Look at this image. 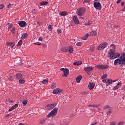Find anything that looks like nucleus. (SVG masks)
<instances>
[{"instance_id": "1", "label": "nucleus", "mask_w": 125, "mask_h": 125, "mask_svg": "<svg viewBox=\"0 0 125 125\" xmlns=\"http://www.w3.org/2000/svg\"><path fill=\"white\" fill-rule=\"evenodd\" d=\"M86 11V9L84 7H80L77 10V14L79 16H83Z\"/></svg>"}, {"instance_id": "2", "label": "nucleus", "mask_w": 125, "mask_h": 125, "mask_svg": "<svg viewBox=\"0 0 125 125\" xmlns=\"http://www.w3.org/2000/svg\"><path fill=\"white\" fill-rule=\"evenodd\" d=\"M58 111V108L55 107L50 113H48V115H47V118H50V117L56 116V115L57 114Z\"/></svg>"}, {"instance_id": "3", "label": "nucleus", "mask_w": 125, "mask_h": 125, "mask_svg": "<svg viewBox=\"0 0 125 125\" xmlns=\"http://www.w3.org/2000/svg\"><path fill=\"white\" fill-rule=\"evenodd\" d=\"M94 7L96 8V9H98L99 10H101L102 8V6H101V3L99 2L98 1H95L93 3Z\"/></svg>"}, {"instance_id": "4", "label": "nucleus", "mask_w": 125, "mask_h": 125, "mask_svg": "<svg viewBox=\"0 0 125 125\" xmlns=\"http://www.w3.org/2000/svg\"><path fill=\"white\" fill-rule=\"evenodd\" d=\"M108 45V43L107 42H104L101 43L99 46L98 47V50H102L103 49H104L107 47Z\"/></svg>"}, {"instance_id": "5", "label": "nucleus", "mask_w": 125, "mask_h": 125, "mask_svg": "<svg viewBox=\"0 0 125 125\" xmlns=\"http://www.w3.org/2000/svg\"><path fill=\"white\" fill-rule=\"evenodd\" d=\"M60 70L63 72L62 77H65V78L68 77V75H69V69L68 68H62Z\"/></svg>"}, {"instance_id": "6", "label": "nucleus", "mask_w": 125, "mask_h": 125, "mask_svg": "<svg viewBox=\"0 0 125 125\" xmlns=\"http://www.w3.org/2000/svg\"><path fill=\"white\" fill-rule=\"evenodd\" d=\"M108 56L110 59H114V56L115 55V50L111 49L108 52Z\"/></svg>"}, {"instance_id": "7", "label": "nucleus", "mask_w": 125, "mask_h": 125, "mask_svg": "<svg viewBox=\"0 0 125 125\" xmlns=\"http://www.w3.org/2000/svg\"><path fill=\"white\" fill-rule=\"evenodd\" d=\"M95 67V68H97V69H99L100 70H105L108 68L107 65H101V64L97 65Z\"/></svg>"}, {"instance_id": "8", "label": "nucleus", "mask_w": 125, "mask_h": 125, "mask_svg": "<svg viewBox=\"0 0 125 125\" xmlns=\"http://www.w3.org/2000/svg\"><path fill=\"white\" fill-rule=\"evenodd\" d=\"M56 104H49L45 106V109L47 110H52L53 108L56 106Z\"/></svg>"}, {"instance_id": "9", "label": "nucleus", "mask_w": 125, "mask_h": 125, "mask_svg": "<svg viewBox=\"0 0 125 125\" xmlns=\"http://www.w3.org/2000/svg\"><path fill=\"white\" fill-rule=\"evenodd\" d=\"M18 24H19L20 27H21V28H24V27L27 26V23L24 21H19Z\"/></svg>"}, {"instance_id": "10", "label": "nucleus", "mask_w": 125, "mask_h": 125, "mask_svg": "<svg viewBox=\"0 0 125 125\" xmlns=\"http://www.w3.org/2000/svg\"><path fill=\"white\" fill-rule=\"evenodd\" d=\"M93 69H94V67L89 66V67H85L84 68V70L87 74V73H89V72H91V71H92V70H93Z\"/></svg>"}, {"instance_id": "11", "label": "nucleus", "mask_w": 125, "mask_h": 125, "mask_svg": "<svg viewBox=\"0 0 125 125\" xmlns=\"http://www.w3.org/2000/svg\"><path fill=\"white\" fill-rule=\"evenodd\" d=\"M62 92V89L57 88L53 91V94H59Z\"/></svg>"}, {"instance_id": "12", "label": "nucleus", "mask_w": 125, "mask_h": 125, "mask_svg": "<svg viewBox=\"0 0 125 125\" xmlns=\"http://www.w3.org/2000/svg\"><path fill=\"white\" fill-rule=\"evenodd\" d=\"M73 20L75 24H79L80 23V21H79V19H78V17H77V16H73Z\"/></svg>"}, {"instance_id": "13", "label": "nucleus", "mask_w": 125, "mask_h": 125, "mask_svg": "<svg viewBox=\"0 0 125 125\" xmlns=\"http://www.w3.org/2000/svg\"><path fill=\"white\" fill-rule=\"evenodd\" d=\"M120 62H121V58L117 59L114 61V65H115V66H117L118 64L120 65Z\"/></svg>"}, {"instance_id": "14", "label": "nucleus", "mask_w": 125, "mask_h": 125, "mask_svg": "<svg viewBox=\"0 0 125 125\" xmlns=\"http://www.w3.org/2000/svg\"><path fill=\"white\" fill-rule=\"evenodd\" d=\"M82 79H83V76H82L81 75H79V76H78L76 78V82L77 83H80Z\"/></svg>"}, {"instance_id": "15", "label": "nucleus", "mask_w": 125, "mask_h": 125, "mask_svg": "<svg viewBox=\"0 0 125 125\" xmlns=\"http://www.w3.org/2000/svg\"><path fill=\"white\" fill-rule=\"evenodd\" d=\"M113 83V80L111 79H108L106 82V86H109L110 84Z\"/></svg>"}, {"instance_id": "16", "label": "nucleus", "mask_w": 125, "mask_h": 125, "mask_svg": "<svg viewBox=\"0 0 125 125\" xmlns=\"http://www.w3.org/2000/svg\"><path fill=\"white\" fill-rule=\"evenodd\" d=\"M94 86H95L94 84L90 83H89L88 87L90 90L93 89V88H94Z\"/></svg>"}, {"instance_id": "17", "label": "nucleus", "mask_w": 125, "mask_h": 125, "mask_svg": "<svg viewBox=\"0 0 125 125\" xmlns=\"http://www.w3.org/2000/svg\"><path fill=\"white\" fill-rule=\"evenodd\" d=\"M22 77H23V76L22 75V74H21L20 73H17L16 75V79H18L19 80H20V79H21L22 78Z\"/></svg>"}, {"instance_id": "18", "label": "nucleus", "mask_w": 125, "mask_h": 125, "mask_svg": "<svg viewBox=\"0 0 125 125\" xmlns=\"http://www.w3.org/2000/svg\"><path fill=\"white\" fill-rule=\"evenodd\" d=\"M68 15V13L67 11H62L60 13V15H61V16H66Z\"/></svg>"}, {"instance_id": "19", "label": "nucleus", "mask_w": 125, "mask_h": 125, "mask_svg": "<svg viewBox=\"0 0 125 125\" xmlns=\"http://www.w3.org/2000/svg\"><path fill=\"white\" fill-rule=\"evenodd\" d=\"M19 83H20V84H23V83H25V80H24V79L23 78H21L19 81Z\"/></svg>"}, {"instance_id": "20", "label": "nucleus", "mask_w": 125, "mask_h": 125, "mask_svg": "<svg viewBox=\"0 0 125 125\" xmlns=\"http://www.w3.org/2000/svg\"><path fill=\"white\" fill-rule=\"evenodd\" d=\"M119 65H120V67H123V66H125V62L124 61H123L122 60H120V62Z\"/></svg>"}, {"instance_id": "21", "label": "nucleus", "mask_w": 125, "mask_h": 125, "mask_svg": "<svg viewBox=\"0 0 125 125\" xmlns=\"http://www.w3.org/2000/svg\"><path fill=\"white\" fill-rule=\"evenodd\" d=\"M40 5H47L48 4V2L45 1H42L40 3Z\"/></svg>"}, {"instance_id": "22", "label": "nucleus", "mask_w": 125, "mask_h": 125, "mask_svg": "<svg viewBox=\"0 0 125 125\" xmlns=\"http://www.w3.org/2000/svg\"><path fill=\"white\" fill-rule=\"evenodd\" d=\"M121 56V54L115 53L114 56L113 57V59H116V58H118V57H120Z\"/></svg>"}, {"instance_id": "23", "label": "nucleus", "mask_w": 125, "mask_h": 125, "mask_svg": "<svg viewBox=\"0 0 125 125\" xmlns=\"http://www.w3.org/2000/svg\"><path fill=\"white\" fill-rule=\"evenodd\" d=\"M28 37V34L24 33L21 37L22 40H24V39H26Z\"/></svg>"}, {"instance_id": "24", "label": "nucleus", "mask_w": 125, "mask_h": 125, "mask_svg": "<svg viewBox=\"0 0 125 125\" xmlns=\"http://www.w3.org/2000/svg\"><path fill=\"white\" fill-rule=\"evenodd\" d=\"M90 1V0H84L83 1V4L85 6L89 3V2Z\"/></svg>"}, {"instance_id": "25", "label": "nucleus", "mask_w": 125, "mask_h": 125, "mask_svg": "<svg viewBox=\"0 0 125 125\" xmlns=\"http://www.w3.org/2000/svg\"><path fill=\"white\" fill-rule=\"evenodd\" d=\"M68 51L70 53H73V51H74V49L73 48V46H69L68 48Z\"/></svg>"}, {"instance_id": "26", "label": "nucleus", "mask_w": 125, "mask_h": 125, "mask_svg": "<svg viewBox=\"0 0 125 125\" xmlns=\"http://www.w3.org/2000/svg\"><path fill=\"white\" fill-rule=\"evenodd\" d=\"M96 35H97L96 31H93L90 34V36H96Z\"/></svg>"}, {"instance_id": "27", "label": "nucleus", "mask_w": 125, "mask_h": 125, "mask_svg": "<svg viewBox=\"0 0 125 125\" xmlns=\"http://www.w3.org/2000/svg\"><path fill=\"white\" fill-rule=\"evenodd\" d=\"M82 64V62H77L73 63V65L75 66H79V65H81Z\"/></svg>"}, {"instance_id": "28", "label": "nucleus", "mask_w": 125, "mask_h": 125, "mask_svg": "<svg viewBox=\"0 0 125 125\" xmlns=\"http://www.w3.org/2000/svg\"><path fill=\"white\" fill-rule=\"evenodd\" d=\"M56 87V84L55 83H53L51 84V88L52 89H54Z\"/></svg>"}, {"instance_id": "29", "label": "nucleus", "mask_w": 125, "mask_h": 125, "mask_svg": "<svg viewBox=\"0 0 125 125\" xmlns=\"http://www.w3.org/2000/svg\"><path fill=\"white\" fill-rule=\"evenodd\" d=\"M89 34L88 33H86L85 36H83L82 39H83L84 41H85V40L87 39V38H88Z\"/></svg>"}, {"instance_id": "30", "label": "nucleus", "mask_w": 125, "mask_h": 125, "mask_svg": "<svg viewBox=\"0 0 125 125\" xmlns=\"http://www.w3.org/2000/svg\"><path fill=\"white\" fill-rule=\"evenodd\" d=\"M48 83V80L45 79L42 81V83L43 84H46V83Z\"/></svg>"}, {"instance_id": "31", "label": "nucleus", "mask_w": 125, "mask_h": 125, "mask_svg": "<svg viewBox=\"0 0 125 125\" xmlns=\"http://www.w3.org/2000/svg\"><path fill=\"white\" fill-rule=\"evenodd\" d=\"M61 51H62V52H67V51H68V49L66 48H62L61 49Z\"/></svg>"}, {"instance_id": "32", "label": "nucleus", "mask_w": 125, "mask_h": 125, "mask_svg": "<svg viewBox=\"0 0 125 125\" xmlns=\"http://www.w3.org/2000/svg\"><path fill=\"white\" fill-rule=\"evenodd\" d=\"M7 79L9 80L11 82L13 80V77L11 76H7Z\"/></svg>"}, {"instance_id": "33", "label": "nucleus", "mask_w": 125, "mask_h": 125, "mask_svg": "<svg viewBox=\"0 0 125 125\" xmlns=\"http://www.w3.org/2000/svg\"><path fill=\"white\" fill-rule=\"evenodd\" d=\"M22 43H23V41L21 40L18 43V46H20V45H21Z\"/></svg>"}, {"instance_id": "34", "label": "nucleus", "mask_w": 125, "mask_h": 125, "mask_svg": "<svg viewBox=\"0 0 125 125\" xmlns=\"http://www.w3.org/2000/svg\"><path fill=\"white\" fill-rule=\"evenodd\" d=\"M119 88L120 86L116 85L113 88V90H116V89H119Z\"/></svg>"}, {"instance_id": "35", "label": "nucleus", "mask_w": 125, "mask_h": 125, "mask_svg": "<svg viewBox=\"0 0 125 125\" xmlns=\"http://www.w3.org/2000/svg\"><path fill=\"white\" fill-rule=\"evenodd\" d=\"M92 24V21H88V22L86 23H85L86 26H90V25H91Z\"/></svg>"}, {"instance_id": "36", "label": "nucleus", "mask_w": 125, "mask_h": 125, "mask_svg": "<svg viewBox=\"0 0 125 125\" xmlns=\"http://www.w3.org/2000/svg\"><path fill=\"white\" fill-rule=\"evenodd\" d=\"M111 113H112V111L111 110V109H109L107 112V115H109L110 116Z\"/></svg>"}, {"instance_id": "37", "label": "nucleus", "mask_w": 125, "mask_h": 125, "mask_svg": "<svg viewBox=\"0 0 125 125\" xmlns=\"http://www.w3.org/2000/svg\"><path fill=\"white\" fill-rule=\"evenodd\" d=\"M22 104H23L24 106H26L27 105V100H24L22 101Z\"/></svg>"}, {"instance_id": "38", "label": "nucleus", "mask_w": 125, "mask_h": 125, "mask_svg": "<svg viewBox=\"0 0 125 125\" xmlns=\"http://www.w3.org/2000/svg\"><path fill=\"white\" fill-rule=\"evenodd\" d=\"M15 30H16L15 27H13V28H12L11 31H12V32L13 35H14V34H15Z\"/></svg>"}, {"instance_id": "39", "label": "nucleus", "mask_w": 125, "mask_h": 125, "mask_svg": "<svg viewBox=\"0 0 125 125\" xmlns=\"http://www.w3.org/2000/svg\"><path fill=\"white\" fill-rule=\"evenodd\" d=\"M52 29H53V27H52V26H51V25H49L48 26V30H49V31H52Z\"/></svg>"}, {"instance_id": "40", "label": "nucleus", "mask_w": 125, "mask_h": 125, "mask_svg": "<svg viewBox=\"0 0 125 125\" xmlns=\"http://www.w3.org/2000/svg\"><path fill=\"white\" fill-rule=\"evenodd\" d=\"M110 106L109 105H105L103 107V109L104 110H107V109H108V108Z\"/></svg>"}, {"instance_id": "41", "label": "nucleus", "mask_w": 125, "mask_h": 125, "mask_svg": "<svg viewBox=\"0 0 125 125\" xmlns=\"http://www.w3.org/2000/svg\"><path fill=\"white\" fill-rule=\"evenodd\" d=\"M107 76H108V74H107V73H105L104 75H103L102 79H106V78H107Z\"/></svg>"}, {"instance_id": "42", "label": "nucleus", "mask_w": 125, "mask_h": 125, "mask_svg": "<svg viewBox=\"0 0 125 125\" xmlns=\"http://www.w3.org/2000/svg\"><path fill=\"white\" fill-rule=\"evenodd\" d=\"M34 44H35V45H41L42 43L39 42H37L34 43Z\"/></svg>"}, {"instance_id": "43", "label": "nucleus", "mask_w": 125, "mask_h": 125, "mask_svg": "<svg viewBox=\"0 0 125 125\" xmlns=\"http://www.w3.org/2000/svg\"><path fill=\"white\" fill-rule=\"evenodd\" d=\"M15 108L12 106L10 109L8 110V112H11V111H13Z\"/></svg>"}, {"instance_id": "44", "label": "nucleus", "mask_w": 125, "mask_h": 125, "mask_svg": "<svg viewBox=\"0 0 125 125\" xmlns=\"http://www.w3.org/2000/svg\"><path fill=\"white\" fill-rule=\"evenodd\" d=\"M3 8H4V5L3 4H0V9H2Z\"/></svg>"}, {"instance_id": "45", "label": "nucleus", "mask_w": 125, "mask_h": 125, "mask_svg": "<svg viewBox=\"0 0 125 125\" xmlns=\"http://www.w3.org/2000/svg\"><path fill=\"white\" fill-rule=\"evenodd\" d=\"M82 42H78L76 43V45L77 46H81V45H82Z\"/></svg>"}, {"instance_id": "46", "label": "nucleus", "mask_w": 125, "mask_h": 125, "mask_svg": "<svg viewBox=\"0 0 125 125\" xmlns=\"http://www.w3.org/2000/svg\"><path fill=\"white\" fill-rule=\"evenodd\" d=\"M19 105V104H16L15 105H14L13 106L14 108L16 109V108H17V107H18Z\"/></svg>"}, {"instance_id": "47", "label": "nucleus", "mask_w": 125, "mask_h": 125, "mask_svg": "<svg viewBox=\"0 0 125 125\" xmlns=\"http://www.w3.org/2000/svg\"><path fill=\"white\" fill-rule=\"evenodd\" d=\"M97 125V122H93L91 123L90 125Z\"/></svg>"}, {"instance_id": "48", "label": "nucleus", "mask_w": 125, "mask_h": 125, "mask_svg": "<svg viewBox=\"0 0 125 125\" xmlns=\"http://www.w3.org/2000/svg\"><path fill=\"white\" fill-rule=\"evenodd\" d=\"M45 122V120L44 119H42V120H41L40 121V124H44V123Z\"/></svg>"}, {"instance_id": "49", "label": "nucleus", "mask_w": 125, "mask_h": 125, "mask_svg": "<svg viewBox=\"0 0 125 125\" xmlns=\"http://www.w3.org/2000/svg\"><path fill=\"white\" fill-rule=\"evenodd\" d=\"M124 124H125V122L122 121V122H119L118 124V125H124Z\"/></svg>"}, {"instance_id": "50", "label": "nucleus", "mask_w": 125, "mask_h": 125, "mask_svg": "<svg viewBox=\"0 0 125 125\" xmlns=\"http://www.w3.org/2000/svg\"><path fill=\"white\" fill-rule=\"evenodd\" d=\"M89 107H96V108H97V107H99V105H89Z\"/></svg>"}, {"instance_id": "51", "label": "nucleus", "mask_w": 125, "mask_h": 125, "mask_svg": "<svg viewBox=\"0 0 125 125\" xmlns=\"http://www.w3.org/2000/svg\"><path fill=\"white\" fill-rule=\"evenodd\" d=\"M57 32H58V34H61V33H62V31H61V29H58L57 30Z\"/></svg>"}, {"instance_id": "52", "label": "nucleus", "mask_w": 125, "mask_h": 125, "mask_svg": "<svg viewBox=\"0 0 125 125\" xmlns=\"http://www.w3.org/2000/svg\"><path fill=\"white\" fill-rule=\"evenodd\" d=\"M121 90H122L123 91H125V86H123L122 87Z\"/></svg>"}, {"instance_id": "53", "label": "nucleus", "mask_w": 125, "mask_h": 125, "mask_svg": "<svg viewBox=\"0 0 125 125\" xmlns=\"http://www.w3.org/2000/svg\"><path fill=\"white\" fill-rule=\"evenodd\" d=\"M7 25L8 26V27H12V23H7Z\"/></svg>"}, {"instance_id": "54", "label": "nucleus", "mask_w": 125, "mask_h": 125, "mask_svg": "<svg viewBox=\"0 0 125 125\" xmlns=\"http://www.w3.org/2000/svg\"><path fill=\"white\" fill-rule=\"evenodd\" d=\"M33 13H34V14H36V13H37L38 12V11H37V10H36V9H34V10H33Z\"/></svg>"}, {"instance_id": "55", "label": "nucleus", "mask_w": 125, "mask_h": 125, "mask_svg": "<svg viewBox=\"0 0 125 125\" xmlns=\"http://www.w3.org/2000/svg\"><path fill=\"white\" fill-rule=\"evenodd\" d=\"M116 85H117V86H119L122 85V82H119V83H118Z\"/></svg>"}, {"instance_id": "56", "label": "nucleus", "mask_w": 125, "mask_h": 125, "mask_svg": "<svg viewBox=\"0 0 125 125\" xmlns=\"http://www.w3.org/2000/svg\"><path fill=\"white\" fill-rule=\"evenodd\" d=\"M110 125H116V122H111Z\"/></svg>"}, {"instance_id": "57", "label": "nucleus", "mask_w": 125, "mask_h": 125, "mask_svg": "<svg viewBox=\"0 0 125 125\" xmlns=\"http://www.w3.org/2000/svg\"><path fill=\"white\" fill-rule=\"evenodd\" d=\"M12 5H13L12 4L9 3V5L7 6L8 8H9V7H11V6Z\"/></svg>"}, {"instance_id": "58", "label": "nucleus", "mask_w": 125, "mask_h": 125, "mask_svg": "<svg viewBox=\"0 0 125 125\" xmlns=\"http://www.w3.org/2000/svg\"><path fill=\"white\" fill-rule=\"evenodd\" d=\"M42 40H43L42 37H39L38 39V40L39 41H42Z\"/></svg>"}, {"instance_id": "59", "label": "nucleus", "mask_w": 125, "mask_h": 125, "mask_svg": "<svg viewBox=\"0 0 125 125\" xmlns=\"http://www.w3.org/2000/svg\"><path fill=\"white\" fill-rule=\"evenodd\" d=\"M12 44H13L12 42H9L8 43V45H9V46H10L12 45Z\"/></svg>"}, {"instance_id": "60", "label": "nucleus", "mask_w": 125, "mask_h": 125, "mask_svg": "<svg viewBox=\"0 0 125 125\" xmlns=\"http://www.w3.org/2000/svg\"><path fill=\"white\" fill-rule=\"evenodd\" d=\"M110 46H111L112 47H113V48H114V49H115V45H114V44H111V45H110Z\"/></svg>"}, {"instance_id": "61", "label": "nucleus", "mask_w": 125, "mask_h": 125, "mask_svg": "<svg viewBox=\"0 0 125 125\" xmlns=\"http://www.w3.org/2000/svg\"><path fill=\"white\" fill-rule=\"evenodd\" d=\"M122 1V0H118L117 2L116 3H120Z\"/></svg>"}, {"instance_id": "62", "label": "nucleus", "mask_w": 125, "mask_h": 125, "mask_svg": "<svg viewBox=\"0 0 125 125\" xmlns=\"http://www.w3.org/2000/svg\"><path fill=\"white\" fill-rule=\"evenodd\" d=\"M11 27L12 26H9L8 28V31H10V30H11Z\"/></svg>"}, {"instance_id": "63", "label": "nucleus", "mask_w": 125, "mask_h": 125, "mask_svg": "<svg viewBox=\"0 0 125 125\" xmlns=\"http://www.w3.org/2000/svg\"><path fill=\"white\" fill-rule=\"evenodd\" d=\"M124 5H125V2H122L121 3V6H124Z\"/></svg>"}, {"instance_id": "64", "label": "nucleus", "mask_w": 125, "mask_h": 125, "mask_svg": "<svg viewBox=\"0 0 125 125\" xmlns=\"http://www.w3.org/2000/svg\"><path fill=\"white\" fill-rule=\"evenodd\" d=\"M106 79L103 80L102 81V83H106Z\"/></svg>"}]
</instances>
